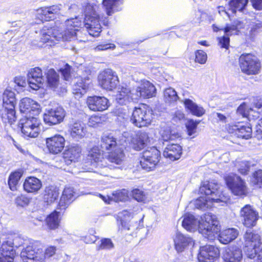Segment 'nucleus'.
<instances>
[{"mask_svg": "<svg viewBox=\"0 0 262 262\" xmlns=\"http://www.w3.org/2000/svg\"><path fill=\"white\" fill-rule=\"evenodd\" d=\"M98 79L99 85L107 91L115 89L119 83L116 72L109 69L101 72L98 75Z\"/></svg>", "mask_w": 262, "mask_h": 262, "instance_id": "9b49d317", "label": "nucleus"}, {"mask_svg": "<svg viewBox=\"0 0 262 262\" xmlns=\"http://www.w3.org/2000/svg\"><path fill=\"white\" fill-rule=\"evenodd\" d=\"M123 0H103L102 5L107 16L122 10Z\"/></svg>", "mask_w": 262, "mask_h": 262, "instance_id": "cd10ccee", "label": "nucleus"}, {"mask_svg": "<svg viewBox=\"0 0 262 262\" xmlns=\"http://www.w3.org/2000/svg\"><path fill=\"white\" fill-rule=\"evenodd\" d=\"M238 235L237 230L229 228L222 231L219 236V241L223 244H227L235 239Z\"/></svg>", "mask_w": 262, "mask_h": 262, "instance_id": "c9c22d12", "label": "nucleus"}, {"mask_svg": "<svg viewBox=\"0 0 262 262\" xmlns=\"http://www.w3.org/2000/svg\"><path fill=\"white\" fill-rule=\"evenodd\" d=\"M255 136L258 140H262V118L259 119L255 127Z\"/></svg>", "mask_w": 262, "mask_h": 262, "instance_id": "e2e57ef3", "label": "nucleus"}, {"mask_svg": "<svg viewBox=\"0 0 262 262\" xmlns=\"http://www.w3.org/2000/svg\"><path fill=\"white\" fill-rule=\"evenodd\" d=\"M60 6L53 5L49 7H41L36 10V17L41 21H49L54 19V15L60 12Z\"/></svg>", "mask_w": 262, "mask_h": 262, "instance_id": "5701e85b", "label": "nucleus"}, {"mask_svg": "<svg viewBox=\"0 0 262 262\" xmlns=\"http://www.w3.org/2000/svg\"><path fill=\"white\" fill-rule=\"evenodd\" d=\"M114 247L112 241L109 238H104L101 241V244L98 246V250H109Z\"/></svg>", "mask_w": 262, "mask_h": 262, "instance_id": "13d9d810", "label": "nucleus"}, {"mask_svg": "<svg viewBox=\"0 0 262 262\" xmlns=\"http://www.w3.org/2000/svg\"><path fill=\"white\" fill-rule=\"evenodd\" d=\"M40 122L37 116H26L21 118L18 126L24 135L26 137L36 138L40 131Z\"/></svg>", "mask_w": 262, "mask_h": 262, "instance_id": "39448f33", "label": "nucleus"}, {"mask_svg": "<svg viewBox=\"0 0 262 262\" xmlns=\"http://www.w3.org/2000/svg\"><path fill=\"white\" fill-rule=\"evenodd\" d=\"M47 147L52 154H57L63 149L65 145L64 138L59 135H56L46 139Z\"/></svg>", "mask_w": 262, "mask_h": 262, "instance_id": "412c9836", "label": "nucleus"}, {"mask_svg": "<svg viewBox=\"0 0 262 262\" xmlns=\"http://www.w3.org/2000/svg\"><path fill=\"white\" fill-rule=\"evenodd\" d=\"M199 123V121H194L192 119L187 122L186 127L189 136H192L196 133V128Z\"/></svg>", "mask_w": 262, "mask_h": 262, "instance_id": "603ef678", "label": "nucleus"}, {"mask_svg": "<svg viewBox=\"0 0 262 262\" xmlns=\"http://www.w3.org/2000/svg\"><path fill=\"white\" fill-rule=\"evenodd\" d=\"M220 256L219 249L211 245L201 247L198 255L199 262H215Z\"/></svg>", "mask_w": 262, "mask_h": 262, "instance_id": "4468645a", "label": "nucleus"}, {"mask_svg": "<svg viewBox=\"0 0 262 262\" xmlns=\"http://www.w3.org/2000/svg\"><path fill=\"white\" fill-rule=\"evenodd\" d=\"M76 193L72 187L64 188L58 206L60 209H65L75 199Z\"/></svg>", "mask_w": 262, "mask_h": 262, "instance_id": "bb28decb", "label": "nucleus"}, {"mask_svg": "<svg viewBox=\"0 0 262 262\" xmlns=\"http://www.w3.org/2000/svg\"><path fill=\"white\" fill-rule=\"evenodd\" d=\"M60 72L65 80H70L71 79V67L68 64H66L64 68L60 69Z\"/></svg>", "mask_w": 262, "mask_h": 262, "instance_id": "680f3d73", "label": "nucleus"}, {"mask_svg": "<svg viewBox=\"0 0 262 262\" xmlns=\"http://www.w3.org/2000/svg\"><path fill=\"white\" fill-rule=\"evenodd\" d=\"M174 247L178 253H181L187 249L189 246L193 245L192 239L180 232H177L173 239Z\"/></svg>", "mask_w": 262, "mask_h": 262, "instance_id": "b1692460", "label": "nucleus"}, {"mask_svg": "<svg viewBox=\"0 0 262 262\" xmlns=\"http://www.w3.org/2000/svg\"><path fill=\"white\" fill-rule=\"evenodd\" d=\"M15 202L17 206L25 207L29 204L30 199L24 195H21L15 199Z\"/></svg>", "mask_w": 262, "mask_h": 262, "instance_id": "bf43d9fd", "label": "nucleus"}, {"mask_svg": "<svg viewBox=\"0 0 262 262\" xmlns=\"http://www.w3.org/2000/svg\"><path fill=\"white\" fill-rule=\"evenodd\" d=\"M261 239L259 235L250 230H247L244 235V245L247 256L254 258L261 246Z\"/></svg>", "mask_w": 262, "mask_h": 262, "instance_id": "6e6552de", "label": "nucleus"}, {"mask_svg": "<svg viewBox=\"0 0 262 262\" xmlns=\"http://www.w3.org/2000/svg\"><path fill=\"white\" fill-rule=\"evenodd\" d=\"M41 181L37 178L30 177L26 179L24 183V190L30 193L37 192L41 187Z\"/></svg>", "mask_w": 262, "mask_h": 262, "instance_id": "72a5a7b5", "label": "nucleus"}, {"mask_svg": "<svg viewBox=\"0 0 262 262\" xmlns=\"http://www.w3.org/2000/svg\"><path fill=\"white\" fill-rule=\"evenodd\" d=\"M250 164L248 161H243L241 164V167L238 170L240 173L243 174H246L247 172L249 170L250 167Z\"/></svg>", "mask_w": 262, "mask_h": 262, "instance_id": "0e129e2a", "label": "nucleus"}, {"mask_svg": "<svg viewBox=\"0 0 262 262\" xmlns=\"http://www.w3.org/2000/svg\"><path fill=\"white\" fill-rule=\"evenodd\" d=\"M152 120L151 111L147 105L142 104L135 107L131 117L133 123L139 127L147 126L150 125Z\"/></svg>", "mask_w": 262, "mask_h": 262, "instance_id": "423d86ee", "label": "nucleus"}, {"mask_svg": "<svg viewBox=\"0 0 262 262\" xmlns=\"http://www.w3.org/2000/svg\"><path fill=\"white\" fill-rule=\"evenodd\" d=\"M242 71L247 75L258 74L261 69V64L258 58L251 54H242L239 58Z\"/></svg>", "mask_w": 262, "mask_h": 262, "instance_id": "0eeeda50", "label": "nucleus"}, {"mask_svg": "<svg viewBox=\"0 0 262 262\" xmlns=\"http://www.w3.org/2000/svg\"><path fill=\"white\" fill-rule=\"evenodd\" d=\"M65 116L64 110L61 106H57L46 111L43 121L49 125H56L62 122Z\"/></svg>", "mask_w": 262, "mask_h": 262, "instance_id": "f8f14e48", "label": "nucleus"}, {"mask_svg": "<svg viewBox=\"0 0 262 262\" xmlns=\"http://www.w3.org/2000/svg\"><path fill=\"white\" fill-rule=\"evenodd\" d=\"M89 79L77 78L76 83L73 86V94L78 97H81L86 92L88 88Z\"/></svg>", "mask_w": 262, "mask_h": 262, "instance_id": "ea45409f", "label": "nucleus"}, {"mask_svg": "<svg viewBox=\"0 0 262 262\" xmlns=\"http://www.w3.org/2000/svg\"><path fill=\"white\" fill-rule=\"evenodd\" d=\"M81 149L78 145L71 146L63 154V158L66 165L78 162L80 157Z\"/></svg>", "mask_w": 262, "mask_h": 262, "instance_id": "393cba45", "label": "nucleus"}, {"mask_svg": "<svg viewBox=\"0 0 262 262\" xmlns=\"http://www.w3.org/2000/svg\"><path fill=\"white\" fill-rule=\"evenodd\" d=\"M160 158V152L157 148L151 147L148 148L142 153L140 160L141 167L147 171L154 170Z\"/></svg>", "mask_w": 262, "mask_h": 262, "instance_id": "1a4fd4ad", "label": "nucleus"}, {"mask_svg": "<svg viewBox=\"0 0 262 262\" xmlns=\"http://www.w3.org/2000/svg\"><path fill=\"white\" fill-rule=\"evenodd\" d=\"M219 45L221 48L228 49L229 45V38L228 37L223 36L218 38Z\"/></svg>", "mask_w": 262, "mask_h": 262, "instance_id": "338daca9", "label": "nucleus"}, {"mask_svg": "<svg viewBox=\"0 0 262 262\" xmlns=\"http://www.w3.org/2000/svg\"><path fill=\"white\" fill-rule=\"evenodd\" d=\"M156 94V89L154 85L147 80H143L135 91V98L137 101L140 98H149L155 97Z\"/></svg>", "mask_w": 262, "mask_h": 262, "instance_id": "a211bd4d", "label": "nucleus"}, {"mask_svg": "<svg viewBox=\"0 0 262 262\" xmlns=\"http://www.w3.org/2000/svg\"><path fill=\"white\" fill-rule=\"evenodd\" d=\"M22 174L21 170L15 171L10 174L9 177L8 184L11 190L14 191L17 189V185Z\"/></svg>", "mask_w": 262, "mask_h": 262, "instance_id": "09e8293b", "label": "nucleus"}, {"mask_svg": "<svg viewBox=\"0 0 262 262\" xmlns=\"http://www.w3.org/2000/svg\"><path fill=\"white\" fill-rule=\"evenodd\" d=\"M148 141V136L145 132L136 134L131 140L132 147L137 151L143 149Z\"/></svg>", "mask_w": 262, "mask_h": 262, "instance_id": "7c9ffc66", "label": "nucleus"}, {"mask_svg": "<svg viewBox=\"0 0 262 262\" xmlns=\"http://www.w3.org/2000/svg\"><path fill=\"white\" fill-rule=\"evenodd\" d=\"M56 251V247L55 246H49L47 248L45 251V252L40 254L39 256H36V258H39L40 261H44L45 258H49L53 256Z\"/></svg>", "mask_w": 262, "mask_h": 262, "instance_id": "3c124183", "label": "nucleus"}, {"mask_svg": "<svg viewBox=\"0 0 262 262\" xmlns=\"http://www.w3.org/2000/svg\"><path fill=\"white\" fill-rule=\"evenodd\" d=\"M75 18H77L80 22V25L78 27H75L73 26L71 27L72 29H71L70 32H71L73 35L67 41L71 40L72 39L76 38V39L80 42H86L88 40L87 35L85 33H83L81 30L78 29L81 26V21L78 18V17H76Z\"/></svg>", "mask_w": 262, "mask_h": 262, "instance_id": "a18cd8bd", "label": "nucleus"}, {"mask_svg": "<svg viewBox=\"0 0 262 262\" xmlns=\"http://www.w3.org/2000/svg\"><path fill=\"white\" fill-rule=\"evenodd\" d=\"M113 196L115 202L124 201L128 197L127 192L126 190L116 191L113 193Z\"/></svg>", "mask_w": 262, "mask_h": 262, "instance_id": "5fc2aeb1", "label": "nucleus"}, {"mask_svg": "<svg viewBox=\"0 0 262 262\" xmlns=\"http://www.w3.org/2000/svg\"><path fill=\"white\" fill-rule=\"evenodd\" d=\"M184 104L186 109L194 116L200 117L205 114L206 111L204 107L200 105H198L190 99H185Z\"/></svg>", "mask_w": 262, "mask_h": 262, "instance_id": "473e14b6", "label": "nucleus"}, {"mask_svg": "<svg viewBox=\"0 0 262 262\" xmlns=\"http://www.w3.org/2000/svg\"><path fill=\"white\" fill-rule=\"evenodd\" d=\"M240 215L243 219L244 225L247 227L254 226L259 217L258 213L249 205L241 209Z\"/></svg>", "mask_w": 262, "mask_h": 262, "instance_id": "6ab92c4d", "label": "nucleus"}, {"mask_svg": "<svg viewBox=\"0 0 262 262\" xmlns=\"http://www.w3.org/2000/svg\"><path fill=\"white\" fill-rule=\"evenodd\" d=\"M86 104L91 110L95 112L105 111L109 106L108 100L102 96L89 97L86 100Z\"/></svg>", "mask_w": 262, "mask_h": 262, "instance_id": "aec40b11", "label": "nucleus"}, {"mask_svg": "<svg viewBox=\"0 0 262 262\" xmlns=\"http://www.w3.org/2000/svg\"><path fill=\"white\" fill-rule=\"evenodd\" d=\"M44 79L42 71L39 68L31 69L28 74V82L30 87L37 90L42 86Z\"/></svg>", "mask_w": 262, "mask_h": 262, "instance_id": "4be33fe9", "label": "nucleus"}, {"mask_svg": "<svg viewBox=\"0 0 262 262\" xmlns=\"http://www.w3.org/2000/svg\"><path fill=\"white\" fill-rule=\"evenodd\" d=\"M225 180L227 187L233 194L243 196L248 194L246 183L239 176L231 173L225 177Z\"/></svg>", "mask_w": 262, "mask_h": 262, "instance_id": "9d476101", "label": "nucleus"}, {"mask_svg": "<svg viewBox=\"0 0 262 262\" xmlns=\"http://www.w3.org/2000/svg\"><path fill=\"white\" fill-rule=\"evenodd\" d=\"M133 197L138 202H143L146 199V195L143 191L139 189H134L132 192Z\"/></svg>", "mask_w": 262, "mask_h": 262, "instance_id": "4d7b16f0", "label": "nucleus"}, {"mask_svg": "<svg viewBox=\"0 0 262 262\" xmlns=\"http://www.w3.org/2000/svg\"><path fill=\"white\" fill-rule=\"evenodd\" d=\"M15 108L3 106L0 111L2 120L5 123L12 124L16 120Z\"/></svg>", "mask_w": 262, "mask_h": 262, "instance_id": "58836bf2", "label": "nucleus"}, {"mask_svg": "<svg viewBox=\"0 0 262 262\" xmlns=\"http://www.w3.org/2000/svg\"><path fill=\"white\" fill-rule=\"evenodd\" d=\"M218 184L213 182H208L204 184L200 188V192L205 194V196H201L194 201L196 208L205 209L212 207L215 203H222V206L229 200L228 195H225L220 190Z\"/></svg>", "mask_w": 262, "mask_h": 262, "instance_id": "f257e3e1", "label": "nucleus"}, {"mask_svg": "<svg viewBox=\"0 0 262 262\" xmlns=\"http://www.w3.org/2000/svg\"><path fill=\"white\" fill-rule=\"evenodd\" d=\"M101 147L106 150L119 147L116 139L111 134H104L101 137Z\"/></svg>", "mask_w": 262, "mask_h": 262, "instance_id": "e433bc0d", "label": "nucleus"}, {"mask_svg": "<svg viewBox=\"0 0 262 262\" xmlns=\"http://www.w3.org/2000/svg\"><path fill=\"white\" fill-rule=\"evenodd\" d=\"M183 227L188 231L192 232L199 230L200 220L191 214H186L182 221Z\"/></svg>", "mask_w": 262, "mask_h": 262, "instance_id": "2f4dec72", "label": "nucleus"}, {"mask_svg": "<svg viewBox=\"0 0 262 262\" xmlns=\"http://www.w3.org/2000/svg\"><path fill=\"white\" fill-rule=\"evenodd\" d=\"M220 230L216 216L211 213H207L200 220L199 232L209 241L213 240Z\"/></svg>", "mask_w": 262, "mask_h": 262, "instance_id": "20e7f679", "label": "nucleus"}, {"mask_svg": "<svg viewBox=\"0 0 262 262\" xmlns=\"http://www.w3.org/2000/svg\"><path fill=\"white\" fill-rule=\"evenodd\" d=\"M224 262H244L242 249L235 245L226 248L222 254Z\"/></svg>", "mask_w": 262, "mask_h": 262, "instance_id": "dca6fc26", "label": "nucleus"}, {"mask_svg": "<svg viewBox=\"0 0 262 262\" xmlns=\"http://www.w3.org/2000/svg\"><path fill=\"white\" fill-rule=\"evenodd\" d=\"M251 183L254 185L262 184V170H259L253 174V177L251 180Z\"/></svg>", "mask_w": 262, "mask_h": 262, "instance_id": "052dcab7", "label": "nucleus"}, {"mask_svg": "<svg viewBox=\"0 0 262 262\" xmlns=\"http://www.w3.org/2000/svg\"><path fill=\"white\" fill-rule=\"evenodd\" d=\"M20 111L26 113L27 116H37L40 112V105L31 98L25 97L20 100Z\"/></svg>", "mask_w": 262, "mask_h": 262, "instance_id": "f3484780", "label": "nucleus"}, {"mask_svg": "<svg viewBox=\"0 0 262 262\" xmlns=\"http://www.w3.org/2000/svg\"><path fill=\"white\" fill-rule=\"evenodd\" d=\"M88 157L89 160L91 161V167L84 168L83 171L98 172L99 171L94 170V168H98L107 166L105 164V159L102 158L101 151L98 147L92 148L89 151Z\"/></svg>", "mask_w": 262, "mask_h": 262, "instance_id": "2eb2a0df", "label": "nucleus"}, {"mask_svg": "<svg viewBox=\"0 0 262 262\" xmlns=\"http://www.w3.org/2000/svg\"><path fill=\"white\" fill-rule=\"evenodd\" d=\"M182 153V148L178 144L167 145L163 151V156L171 161H175L180 158Z\"/></svg>", "mask_w": 262, "mask_h": 262, "instance_id": "c756f323", "label": "nucleus"}, {"mask_svg": "<svg viewBox=\"0 0 262 262\" xmlns=\"http://www.w3.org/2000/svg\"><path fill=\"white\" fill-rule=\"evenodd\" d=\"M101 118L98 116H93L90 118L88 124L90 126L96 127V125L101 123Z\"/></svg>", "mask_w": 262, "mask_h": 262, "instance_id": "69168bd1", "label": "nucleus"}, {"mask_svg": "<svg viewBox=\"0 0 262 262\" xmlns=\"http://www.w3.org/2000/svg\"><path fill=\"white\" fill-rule=\"evenodd\" d=\"M227 2L228 8L233 13L236 11L243 12L245 9L249 0H226Z\"/></svg>", "mask_w": 262, "mask_h": 262, "instance_id": "79ce46f5", "label": "nucleus"}, {"mask_svg": "<svg viewBox=\"0 0 262 262\" xmlns=\"http://www.w3.org/2000/svg\"><path fill=\"white\" fill-rule=\"evenodd\" d=\"M195 61L200 64H204L207 59V54L203 50H197L195 53Z\"/></svg>", "mask_w": 262, "mask_h": 262, "instance_id": "6e6d98bb", "label": "nucleus"}, {"mask_svg": "<svg viewBox=\"0 0 262 262\" xmlns=\"http://www.w3.org/2000/svg\"><path fill=\"white\" fill-rule=\"evenodd\" d=\"M47 83L49 87L55 89L59 85V76L53 69H50L47 76Z\"/></svg>", "mask_w": 262, "mask_h": 262, "instance_id": "de8ad7c7", "label": "nucleus"}, {"mask_svg": "<svg viewBox=\"0 0 262 262\" xmlns=\"http://www.w3.org/2000/svg\"><path fill=\"white\" fill-rule=\"evenodd\" d=\"M3 106L15 108L16 103L15 95L14 92L6 89L3 94Z\"/></svg>", "mask_w": 262, "mask_h": 262, "instance_id": "37998d69", "label": "nucleus"}, {"mask_svg": "<svg viewBox=\"0 0 262 262\" xmlns=\"http://www.w3.org/2000/svg\"><path fill=\"white\" fill-rule=\"evenodd\" d=\"M87 133L85 125L80 121L74 122L71 126V136L76 139L84 137Z\"/></svg>", "mask_w": 262, "mask_h": 262, "instance_id": "f704fd0d", "label": "nucleus"}, {"mask_svg": "<svg viewBox=\"0 0 262 262\" xmlns=\"http://www.w3.org/2000/svg\"><path fill=\"white\" fill-rule=\"evenodd\" d=\"M160 134L161 140L165 142L174 141L180 137L177 130L170 127L162 128L160 130Z\"/></svg>", "mask_w": 262, "mask_h": 262, "instance_id": "a19ab883", "label": "nucleus"}, {"mask_svg": "<svg viewBox=\"0 0 262 262\" xmlns=\"http://www.w3.org/2000/svg\"><path fill=\"white\" fill-rule=\"evenodd\" d=\"M40 243L37 242H33L24 248L20 253V257L24 262H37L40 260L36 256H39L42 253V249L39 247Z\"/></svg>", "mask_w": 262, "mask_h": 262, "instance_id": "ddd939ff", "label": "nucleus"}, {"mask_svg": "<svg viewBox=\"0 0 262 262\" xmlns=\"http://www.w3.org/2000/svg\"><path fill=\"white\" fill-rule=\"evenodd\" d=\"M163 98L165 102L172 103L179 99L176 91L171 88H167L163 92Z\"/></svg>", "mask_w": 262, "mask_h": 262, "instance_id": "8fccbe9b", "label": "nucleus"}, {"mask_svg": "<svg viewBox=\"0 0 262 262\" xmlns=\"http://www.w3.org/2000/svg\"><path fill=\"white\" fill-rule=\"evenodd\" d=\"M125 159V155L121 147H118L113 151L110 152L107 157V160L116 165H121Z\"/></svg>", "mask_w": 262, "mask_h": 262, "instance_id": "4c0bfd02", "label": "nucleus"}, {"mask_svg": "<svg viewBox=\"0 0 262 262\" xmlns=\"http://www.w3.org/2000/svg\"><path fill=\"white\" fill-rule=\"evenodd\" d=\"M135 97V93L132 92L129 88L122 87L116 95V100L121 105H127L130 102L137 101Z\"/></svg>", "mask_w": 262, "mask_h": 262, "instance_id": "a878e982", "label": "nucleus"}, {"mask_svg": "<svg viewBox=\"0 0 262 262\" xmlns=\"http://www.w3.org/2000/svg\"><path fill=\"white\" fill-rule=\"evenodd\" d=\"M80 22L77 18H71L66 21V30L64 33L60 32L58 28L48 27L45 26L40 30V40L43 43H47L51 46L61 40H67L69 39L73 34L70 31L72 29L71 27H78Z\"/></svg>", "mask_w": 262, "mask_h": 262, "instance_id": "f03ea898", "label": "nucleus"}, {"mask_svg": "<svg viewBox=\"0 0 262 262\" xmlns=\"http://www.w3.org/2000/svg\"><path fill=\"white\" fill-rule=\"evenodd\" d=\"M97 6L96 4L86 3L83 6L85 13L84 26L86 28L89 35L93 37H97L101 32V26L100 21L101 18L97 13L96 9Z\"/></svg>", "mask_w": 262, "mask_h": 262, "instance_id": "7ed1b4c3", "label": "nucleus"}, {"mask_svg": "<svg viewBox=\"0 0 262 262\" xmlns=\"http://www.w3.org/2000/svg\"><path fill=\"white\" fill-rule=\"evenodd\" d=\"M59 214V212L54 211L47 216L46 223L50 229L54 230L59 227L60 221Z\"/></svg>", "mask_w": 262, "mask_h": 262, "instance_id": "c03bdc74", "label": "nucleus"}, {"mask_svg": "<svg viewBox=\"0 0 262 262\" xmlns=\"http://www.w3.org/2000/svg\"><path fill=\"white\" fill-rule=\"evenodd\" d=\"M229 132L234 134L238 138L248 139L252 135V128L248 125H241L240 124L233 125L229 128Z\"/></svg>", "mask_w": 262, "mask_h": 262, "instance_id": "c85d7f7f", "label": "nucleus"}, {"mask_svg": "<svg viewBox=\"0 0 262 262\" xmlns=\"http://www.w3.org/2000/svg\"><path fill=\"white\" fill-rule=\"evenodd\" d=\"M59 195L58 189L56 187L50 186L46 187L45 191L44 199L48 203L54 202Z\"/></svg>", "mask_w": 262, "mask_h": 262, "instance_id": "49530a36", "label": "nucleus"}, {"mask_svg": "<svg viewBox=\"0 0 262 262\" xmlns=\"http://www.w3.org/2000/svg\"><path fill=\"white\" fill-rule=\"evenodd\" d=\"M237 32V27L234 25L227 26L225 28V32L228 35L236 34Z\"/></svg>", "mask_w": 262, "mask_h": 262, "instance_id": "774afa93", "label": "nucleus"}, {"mask_svg": "<svg viewBox=\"0 0 262 262\" xmlns=\"http://www.w3.org/2000/svg\"><path fill=\"white\" fill-rule=\"evenodd\" d=\"M252 111L253 110L245 103L241 104L237 109V113L243 117H247Z\"/></svg>", "mask_w": 262, "mask_h": 262, "instance_id": "864d4df0", "label": "nucleus"}]
</instances>
